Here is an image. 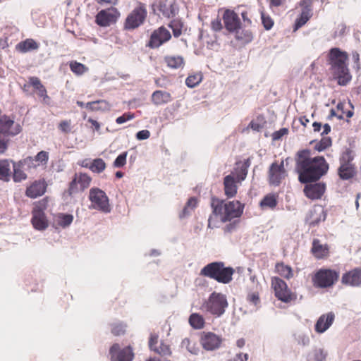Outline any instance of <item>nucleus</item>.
Returning a JSON list of instances; mask_svg holds the SVG:
<instances>
[{
	"label": "nucleus",
	"mask_w": 361,
	"mask_h": 361,
	"mask_svg": "<svg viewBox=\"0 0 361 361\" xmlns=\"http://www.w3.org/2000/svg\"><path fill=\"white\" fill-rule=\"evenodd\" d=\"M295 171L301 183L316 182L326 175L329 166L323 156H313L310 149L299 150L295 157Z\"/></svg>",
	"instance_id": "1"
},
{
	"label": "nucleus",
	"mask_w": 361,
	"mask_h": 361,
	"mask_svg": "<svg viewBox=\"0 0 361 361\" xmlns=\"http://www.w3.org/2000/svg\"><path fill=\"white\" fill-rule=\"evenodd\" d=\"M348 53L337 47L331 48L327 55L330 73L341 86L346 85L352 79L348 68Z\"/></svg>",
	"instance_id": "2"
},
{
	"label": "nucleus",
	"mask_w": 361,
	"mask_h": 361,
	"mask_svg": "<svg viewBox=\"0 0 361 361\" xmlns=\"http://www.w3.org/2000/svg\"><path fill=\"white\" fill-rule=\"evenodd\" d=\"M211 207L213 209V214L215 216H220L222 222L239 218L244 209V204H242L239 201H231L224 203V200L216 197H212Z\"/></svg>",
	"instance_id": "3"
},
{
	"label": "nucleus",
	"mask_w": 361,
	"mask_h": 361,
	"mask_svg": "<svg viewBox=\"0 0 361 361\" xmlns=\"http://www.w3.org/2000/svg\"><path fill=\"white\" fill-rule=\"evenodd\" d=\"M235 269L231 267H226L223 262H214L204 266L200 274L215 280L218 283L228 284L233 280Z\"/></svg>",
	"instance_id": "4"
},
{
	"label": "nucleus",
	"mask_w": 361,
	"mask_h": 361,
	"mask_svg": "<svg viewBox=\"0 0 361 361\" xmlns=\"http://www.w3.org/2000/svg\"><path fill=\"white\" fill-rule=\"evenodd\" d=\"M228 305L226 296L221 293L214 291L203 302L201 309L212 315L220 317L225 312Z\"/></svg>",
	"instance_id": "5"
},
{
	"label": "nucleus",
	"mask_w": 361,
	"mask_h": 361,
	"mask_svg": "<svg viewBox=\"0 0 361 361\" xmlns=\"http://www.w3.org/2000/svg\"><path fill=\"white\" fill-rule=\"evenodd\" d=\"M147 16L145 4L138 1L137 6L128 15L124 22V28L128 30H135L142 25Z\"/></svg>",
	"instance_id": "6"
},
{
	"label": "nucleus",
	"mask_w": 361,
	"mask_h": 361,
	"mask_svg": "<svg viewBox=\"0 0 361 361\" xmlns=\"http://www.w3.org/2000/svg\"><path fill=\"white\" fill-rule=\"evenodd\" d=\"M339 273L331 269H320L312 276V283L317 288H329L338 280Z\"/></svg>",
	"instance_id": "7"
},
{
	"label": "nucleus",
	"mask_w": 361,
	"mask_h": 361,
	"mask_svg": "<svg viewBox=\"0 0 361 361\" xmlns=\"http://www.w3.org/2000/svg\"><path fill=\"white\" fill-rule=\"evenodd\" d=\"M89 199L93 209L104 213L111 212L109 197L105 192L98 188H92L90 190Z\"/></svg>",
	"instance_id": "8"
},
{
	"label": "nucleus",
	"mask_w": 361,
	"mask_h": 361,
	"mask_svg": "<svg viewBox=\"0 0 361 361\" xmlns=\"http://www.w3.org/2000/svg\"><path fill=\"white\" fill-rule=\"evenodd\" d=\"M288 176L283 160L273 162L268 170L267 180L270 185L279 186Z\"/></svg>",
	"instance_id": "9"
},
{
	"label": "nucleus",
	"mask_w": 361,
	"mask_h": 361,
	"mask_svg": "<svg viewBox=\"0 0 361 361\" xmlns=\"http://www.w3.org/2000/svg\"><path fill=\"white\" fill-rule=\"evenodd\" d=\"M271 284L274 290L275 296L281 301L289 302L295 298V296L288 288L286 283L278 276L271 279Z\"/></svg>",
	"instance_id": "10"
},
{
	"label": "nucleus",
	"mask_w": 361,
	"mask_h": 361,
	"mask_svg": "<svg viewBox=\"0 0 361 361\" xmlns=\"http://www.w3.org/2000/svg\"><path fill=\"white\" fill-rule=\"evenodd\" d=\"M120 16L118 10L111 6L99 11L95 16V23L100 27H109L116 23Z\"/></svg>",
	"instance_id": "11"
},
{
	"label": "nucleus",
	"mask_w": 361,
	"mask_h": 361,
	"mask_svg": "<svg viewBox=\"0 0 361 361\" xmlns=\"http://www.w3.org/2000/svg\"><path fill=\"white\" fill-rule=\"evenodd\" d=\"M171 39L170 31L164 26L153 30L146 46L150 49H158Z\"/></svg>",
	"instance_id": "12"
},
{
	"label": "nucleus",
	"mask_w": 361,
	"mask_h": 361,
	"mask_svg": "<svg viewBox=\"0 0 361 361\" xmlns=\"http://www.w3.org/2000/svg\"><path fill=\"white\" fill-rule=\"evenodd\" d=\"M22 126L14 121V117L8 115L0 116V133L4 136L14 137L21 133Z\"/></svg>",
	"instance_id": "13"
},
{
	"label": "nucleus",
	"mask_w": 361,
	"mask_h": 361,
	"mask_svg": "<svg viewBox=\"0 0 361 361\" xmlns=\"http://www.w3.org/2000/svg\"><path fill=\"white\" fill-rule=\"evenodd\" d=\"M111 361H133L134 353L130 345L121 348L118 343L113 344L109 349Z\"/></svg>",
	"instance_id": "14"
},
{
	"label": "nucleus",
	"mask_w": 361,
	"mask_h": 361,
	"mask_svg": "<svg viewBox=\"0 0 361 361\" xmlns=\"http://www.w3.org/2000/svg\"><path fill=\"white\" fill-rule=\"evenodd\" d=\"M352 160L353 157L349 152H347L341 158V165L338 168V176L341 179L348 180L355 175V168L352 164Z\"/></svg>",
	"instance_id": "15"
},
{
	"label": "nucleus",
	"mask_w": 361,
	"mask_h": 361,
	"mask_svg": "<svg viewBox=\"0 0 361 361\" xmlns=\"http://www.w3.org/2000/svg\"><path fill=\"white\" fill-rule=\"evenodd\" d=\"M224 339L221 336L213 332L201 333L200 342L202 348L207 351H212L219 349Z\"/></svg>",
	"instance_id": "16"
},
{
	"label": "nucleus",
	"mask_w": 361,
	"mask_h": 361,
	"mask_svg": "<svg viewBox=\"0 0 361 361\" xmlns=\"http://www.w3.org/2000/svg\"><path fill=\"white\" fill-rule=\"evenodd\" d=\"M92 181V178L86 173H75L73 180L69 184L68 195L70 196L78 191V185H80V190L83 191L87 189Z\"/></svg>",
	"instance_id": "17"
},
{
	"label": "nucleus",
	"mask_w": 361,
	"mask_h": 361,
	"mask_svg": "<svg viewBox=\"0 0 361 361\" xmlns=\"http://www.w3.org/2000/svg\"><path fill=\"white\" fill-rule=\"evenodd\" d=\"M300 6L302 8L301 13L296 18L293 27V30L296 31L311 18L312 16V0H301Z\"/></svg>",
	"instance_id": "18"
},
{
	"label": "nucleus",
	"mask_w": 361,
	"mask_h": 361,
	"mask_svg": "<svg viewBox=\"0 0 361 361\" xmlns=\"http://www.w3.org/2000/svg\"><path fill=\"white\" fill-rule=\"evenodd\" d=\"M158 341L159 335L155 333L150 334L149 338V349L162 357L170 356L172 353L170 345L164 341H161L158 345Z\"/></svg>",
	"instance_id": "19"
},
{
	"label": "nucleus",
	"mask_w": 361,
	"mask_h": 361,
	"mask_svg": "<svg viewBox=\"0 0 361 361\" xmlns=\"http://www.w3.org/2000/svg\"><path fill=\"white\" fill-rule=\"evenodd\" d=\"M47 184L44 179L33 181L25 190V195L27 197L35 199L42 196L47 191Z\"/></svg>",
	"instance_id": "20"
},
{
	"label": "nucleus",
	"mask_w": 361,
	"mask_h": 361,
	"mask_svg": "<svg viewBox=\"0 0 361 361\" xmlns=\"http://www.w3.org/2000/svg\"><path fill=\"white\" fill-rule=\"evenodd\" d=\"M326 190V185L324 183H317L314 184L307 185L304 188L305 195L312 200L320 199Z\"/></svg>",
	"instance_id": "21"
},
{
	"label": "nucleus",
	"mask_w": 361,
	"mask_h": 361,
	"mask_svg": "<svg viewBox=\"0 0 361 361\" xmlns=\"http://www.w3.org/2000/svg\"><path fill=\"white\" fill-rule=\"evenodd\" d=\"M226 29L229 32H235L240 28V21L236 13L233 11L226 10L223 16Z\"/></svg>",
	"instance_id": "22"
},
{
	"label": "nucleus",
	"mask_w": 361,
	"mask_h": 361,
	"mask_svg": "<svg viewBox=\"0 0 361 361\" xmlns=\"http://www.w3.org/2000/svg\"><path fill=\"white\" fill-rule=\"evenodd\" d=\"M341 283L345 286H361V268H355L343 274Z\"/></svg>",
	"instance_id": "23"
},
{
	"label": "nucleus",
	"mask_w": 361,
	"mask_h": 361,
	"mask_svg": "<svg viewBox=\"0 0 361 361\" xmlns=\"http://www.w3.org/2000/svg\"><path fill=\"white\" fill-rule=\"evenodd\" d=\"M311 253L317 259H324L329 257V246L322 244L319 239H314L312 243Z\"/></svg>",
	"instance_id": "24"
},
{
	"label": "nucleus",
	"mask_w": 361,
	"mask_h": 361,
	"mask_svg": "<svg viewBox=\"0 0 361 361\" xmlns=\"http://www.w3.org/2000/svg\"><path fill=\"white\" fill-rule=\"evenodd\" d=\"M334 319L335 314L332 312L322 314L315 324V331L318 334L325 332L332 325Z\"/></svg>",
	"instance_id": "25"
},
{
	"label": "nucleus",
	"mask_w": 361,
	"mask_h": 361,
	"mask_svg": "<svg viewBox=\"0 0 361 361\" xmlns=\"http://www.w3.org/2000/svg\"><path fill=\"white\" fill-rule=\"evenodd\" d=\"M251 165V159L247 158L243 161H236L235 166L234 168V173L235 179L238 182L240 183L244 180L247 175V169Z\"/></svg>",
	"instance_id": "26"
},
{
	"label": "nucleus",
	"mask_w": 361,
	"mask_h": 361,
	"mask_svg": "<svg viewBox=\"0 0 361 361\" xmlns=\"http://www.w3.org/2000/svg\"><path fill=\"white\" fill-rule=\"evenodd\" d=\"M235 177L231 175H227L224 178V194L228 198H231L235 196L238 191V185L236 184Z\"/></svg>",
	"instance_id": "27"
},
{
	"label": "nucleus",
	"mask_w": 361,
	"mask_h": 361,
	"mask_svg": "<svg viewBox=\"0 0 361 361\" xmlns=\"http://www.w3.org/2000/svg\"><path fill=\"white\" fill-rule=\"evenodd\" d=\"M326 214L324 209L321 207H314L310 211L307 217V221L310 226H317L321 221H325Z\"/></svg>",
	"instance_id": "28"
},
{
	"label": "nucleus",
	"mask_w": 361,
	"mask_h": 361,
	"mask_svg": "<svg viewBox=\"0 0 361 361\" xmlns=\"http://www.w3.org/2000/svg\"><path fill=\"white\" fill-rule=\"evenodd\" d=\"M31 223L33 227L39 231L45 230L48 226V220L44 213L32 212Z\"/></svg>",
	"instance_id": "29"
},
{
	"label": "nucleus",
	"mask_w": 361,
	"mask_h": 361,
	"mask_svg": "<svg viewBox=\"0 0 361 361\" xmlns=\"http://www.w3.org/2000/svg\"><path fill=\"white\" fill-rule=\"evenodd\" d=\"M28 80L30 85L34 88L38 97L42 98L44 101L49 99L46 87L42 84L39 78L32 76L28 78Z\"/></svg>",
	"instance_id": "30"
},
{
	"label": "nucleus",
	"mask_w": 361,
	"mask_h": 361,
	"mask_svg": "<svg viewBox=\"0 0 361 361\" xmlns=\"http://www.w3.org/2000/svg\"><path fill=\"white\" fill-rule=\"evenodd\" d=\"M39 47V44L35 39L27 38L23 41L20 42L16 46V50L20 53H26L28 51L37 50Z\"/></svg>",
	"instance_id": "31"
},
{
	"label": "nucleus",
	"mask_w": 361,
	"mask_h": 361,
	"mask_svg": "<svg viewBox=\"0 0 361 361\" xmlns=\"http://www.w3.org/2000/svg\"><path fill=\"white\" fill-rule=\"evenodd\" d=\"M151 99L154 105L159 106L171 102L172 97L168 92L156 90L152 93Z\"/></svg>",
	"instance_id": "32"
},
{
	"label": "nucleus",
	"mask_w": 361,
	"mask_h": 361,
	"mask_svg": "<svg viewBox=\"0 0 361 361\" xmlns=\"http://www.w3.org/2000/svg\"><path fill=\"white\" fill-rule=\"evenodd\" d=\"M274 271L287 280L293 277V270L292 267L285 264L283 262L276 263Z\"/></svg>",
	"instance_id": "33"
},
{
	"label": "nucleus",
	"mask_w": 361,
	"mask_h": 361,
	"mask_svg": "<svg viewBox=\"0 0 361 361\" xmlns=\"http://www.w3.org/2000/svg\"><path fill=\"white\" fill-rule=\"evenodd\" d=\"M164 62L170 68H183L185 65V60L180 56H166L164 57Z\"/></svg>",
	"instance_id": "34"
},
{
	"label": "nucleus",
	"mask_w": 361,
	"mask_h": 361,
	"mask_svg": "<svg viewBox=\"0 0 361 361\" xmlns=\"http://www.w3.org/2000/svg\"><path fill=\"white\" fill-rule=\"evenodd\" d=\"M278 204V195L275 193H269L265 195L260 201L259 206L262 209H274Z\"/></svg>",
	"instance_id": "35"
},
{
	"label": "nucleus",
	"mask_w": 361,
	"mask_h": 361,
	"mask_svg": "<svg viewBox=\"0 0 361 361\" xmlns=\"http://www.w3.org/2000/svg\"><path fill=\"white\" fill-rule=\"evenodd\" d=\"M86 108H87L92 111H105L110 110L111 105L107 101L101 99L87 102L86 104Z\"/></svg>",
	"instance_id": "36"
},
{
	"label": "nucleus",
	"mask_w": 361,
	"mask_h": 361,
	"mask_svg": "<svg viewBox=\"0 0 361 361\" xmlns=\"http://www.w3.org/2000/svg\"><path fill=\"white\" fill-rule=\"evenodd\" d=\"M152 7L154 13L158 11L164 17L170 18L173 16L172 5L167 4L163 1H159L157 4H153Z\"/></svg>",
	"instance_id": "37"
},
{
	"label": "nucleus",
	"mask_w": 361,
	"mask_h": 361,
	"mask_svg": "<svg viewBox=\"0 0 361 361\" xmlns=\"http://www.w3.org/2000/svg\"><path fill=\"white\" fill-rule=\"evenodd\" d=\"M190 325L195 329H202L204 327L205 321L204 317L198 313H192L188 319Z\"/></svg>",
	"instance_id": "38"
},
{
	"label": "nucleus",
	"mask_w": 361,
	"mask_h": 361,
	"mask_svg": "<svg viewBox=\"0 0 361 361\" xmlns=\"http://www.w3.org/2000/svg\"><path fill=\"white\" fill-rule=\"evenodd\" d=\"M11 177V166L8 160H0V180L8 181Z\"/></svg>",
	"instance_id": "39"
},
{
	"label": "nucleus",
	"mask_w": 361,
	"mask_h": 361,
	"mask_svg": "<svg viewBox=\"0 0 361 361\" xmlns=\"http://www.w3.org/2000/svg\"><path fill=\"white\" fill-rule=\"evenodd\" d=\"M202 78L203 76L201 73L190 74L185 79V85L190 88H193L202 82Z\"/></svg>",
	"instance_id": "40"
},
{
	"label": "nucleus",
	"mask_w": 361,
	"mask_h": 361,
	"mask_svg": "<svg viewBox=\"0 0 361 361\" xmlns=\"http://www.w3.org/2000/svg\"><path fill=\"white\" fill-rule=\"evenodd\" d=\"M23 166L20 163H13V178L15 182H20L27 178L26 173L23 171Z\"/></svg>",
	"instance_id": "41"
},
{
	"label": "nucleus",
	"mask_w": 361,
	"mask_h": 361,
	"mask_svg": "<svg viewBox=\"0 0 361 361\" xmlns=\"http://www.w3.org/2000/svg\"><path fill=\"white\" fill-rule=\"evenodd\" d=\"M56 223L59 226L66 228L71 224L73 221L72 214L60 213L56 217Z\"/></svg>",
	"instance_id": "42"
},
{
	"label": "nucleus",
	"mask_w": 361,
	"mask_h": 361,
	"mask_svg": "<svg viewBox=\"0 0 361 361\" xmlns=\"http://www.w3.org/2000/svg\"><path fill=\"white\" fill-rule=\"evenodd\" d=\"M169 27L172 30L173 36L178 37L182 34L183 23L180 19L176 18L169 23Z\"/></svg>",
	"instance_id": "43"
},
{
	"label": "nucleus",
	"mask_w": 361,
	"mask_h": 361,
	"mask_svg": "<svg viewBox=\"0 0 361 361\" xmlns=\"http://www.w3.org/2000/svg\"><path fill=\"white\" fill-rule=\"evenodd\" d=\"M106 167L105 161L102 158H97L92 160L90 171L93 173H101Z\"/></svg>",
	"instance_id": "44"
},
{
	"label": "nucleus",
	"mask_w": 361,
	"mask_h": 361,
	"mask_svg": "<svg viewBox=\"0 0 361 361\" xmlns=\"http://www.w3.org/2000/svg\"><path fill=\"white\" fill-rule=\"evenodd\" d=\"M235 32V38L242 43H248L252 40V33L249 30H239Z\"/></svg>",
	"instance_id": "45"
},
{
	"label": "nucleus",
	"mask_w": 361,
	"mask_h": 361,
	"mask_svg": "<svg viewBox=\"0 0 361 361\" xmlns=\"http://www.w3.org/2000/svg\"><path fill=\"white\" fill-rule=\"evenodd\" d=\"M71 71L75 75H81L88 71V68L84 64L72 61L69 63Z\"/></svg>",
	"instance_id": "46"
},
{
	"label": "nucleus",
	"mask_w": 361,
	"mask_h": 361,
	"mask_svg": "<svg viewBox=\"0 0 361 361\" xmlns=\"http://www.w3.org/2000/svg\"><path fill=\"white\" fill-rule=\"evenodd\" d=\"M49 198L45 197L42 200L37 201L34 203V207L32 212L44 213V211L48 207Z\"/></svg>",
	"instance_id": "47"
},
{
	"label": "nucleus",
	"mask_w": 361,
	"mask_h": 361,
	"mask_svg": "<svg viewBox=\"0 0 361 361\" xmlns=\"http://www.w3.org/2000/svg\"><path fill=\"white\" fill-rule=\"evenodd\" d=\"M332 145L331 138L329 137H324L321 140L316 143L314 149L318 152H322L331 147Z\"/></svg>",
	"instance_id": "48"
},
{
	"label": "nucleus",
	"mask_w": 361,
	"mask_h": 361,
	"mask_svg": "<svg viewBox=\"0 0 361 361\" xmlns=\"http://www.w3.org/2000/svg\"><path fill=\"white\" fill-rule=\"evenodd\" d=\"M180 345L181 348L187 349L192 354L197 353L198 348H197L195 344L192 343L188 338L183 339Z\"/></svg>",
	"instance_id": "49"
},
{
	"label": "nucleus",
	"mask_w": 361,
	"mask_h": 361,
	"mask_svg": "<svg viewBox=\"0 0 361 361\" xmlns=\"http://www.w3.org/2000/svg\"><path fill=\"white\" fill-rule=\"evenodd\" d=\"M126 325L123 323H115L111 324V331L115 336L123 335L126 333Z\"/></svg>",
	"instance_id": "50"
},
{
	"label": "nucleus",
	"mask_w": 361,
	"mask_h": 361,
	"mask_svg": "<svg viewBox=\"0 0 361 361\" xmlns=\"http://www.w3.org/2000/svg\"><path fill=\"white\" fill-rule=\"evenodd\" d=\"M261 18H262V23L267 30H269L272 28L274 25V20L267 13L264 12H261Z\"/></svg>",
	"instance_id": "51"
},
{
	"label": "nucleus",
	"mask_w": 361,
	"mask_h": 361,
	"mask_svg": "<svg viewBox=\"0 0 361 361\" xmlns=\"http://www.w3.org/2000/svg\"><path fill=\"white\" fill-rule=\"evenodd\" d=\"M127 154V152H124L120 154L114 160V166L116 168H121L125 166L126 164Z\"/></svg>",
	"instance_id": "52"
},
{
	"label": "nucleus",
	"mask_w": 361,
	"mask_h": 361,
	"mask_svg": "<svg viewBox=\"0 0 361 361\" xmlns=\"http://www.w3.org/2000/svg\"><path fill=\"white\" fill-rule=\"evenodd\" d=\"M35 161L38 162L37 165L47 164L49 159V154L47 152L41 151L34 157Z\"/></svg>",
	"instance_id": "53"
},
{
	"label": "nucleus",
	"mask_w": 361,
	"mask_h": 361,
	"mask_svg": "<svg viewBox=\"0 0 361 361\" xmlns=\"http://www.w3.org/2000/svg\"><path fill=\"white\" fill-rule=\"evenodd\" d=\"M8 136H4L0 133V154H4L8 148L10 143V140L8 138Z\"/></svg>",
	"instance_id": "54"
},
{
	"label": "nucleus",
	"mask_w": 361,
	"mask_h": 361,
	"mask_svg": "<svg viewBox=\"0 0 361 361\" xmlns=\"http://www.w3.org/2000/svg\"><path fill=\"white\" fill-rule=\"evenodd\" d=\"M59 130L64 133H68L71 130V120H63L59 124Z\"/></svg>",
	"instance_id": "55"
},
{
	"label": "nucleus",
	"mask_w": 361,
	"mask_h": 361,
	"mask_svg": "<svg viewBox=\"0 0 361 361\" xmlns=\"http://www.w3.org/2000/svg\"><path fill=\"white\" fill-rule=\"evenodd\" d=\"M327 354L322 349H315L313 351V357L315 361H325Z\"/></svg>",
	"instance_id": "56"
},
{
	"label": "nucleus",
	"mask_w": 361,
	"mask_h": 361,
	"mask_svg": "<svg viewBox=\"0 0 361 361\" xmlns=\"http://www.w3.org/2000/svg\"><path fill=\"white\" fill-rule=\"evenodd\" d=\"M134 114L130 112L125 113L122 116L118 117L116 119L117 124H122L128 121H130L134 118Z\"/></svg>",
	"instance_id": "57"
},
{
	"label": "nucleus",
	"mask_w": 361,
	"mask_h": 361,
	"mask_svg": "<svg viewBox=\"0 0 361 361\" xmlns=\"http://www.w3.org/2000/svg\"><path fill=\"white\" fill-rule=\"evenodd\" d=\"M35 161L34 157H27L22 161H20V163L23 166H27V168H36L38 165L35 164Z\"/></svg>",
	"instance_id": "58"
},
{
	"label": "nucleus",
	"mask_w": 361,
	"mask_h": 361,
	"mask_svg": "<svg viewBox=\"0 0 361 361\" xmlns=\"http://www.w3.org/2000/svg\"><path fill=\"white\" fill-rule=\"evenodd\" d=\"M197 205V200L195 197H190L183 210V215L188 213V209H193Z\"/></svg>",
	"instance_id": "59"
},
{
	"label": "nucleus",
	"mask_w": 361,
	"mask_h": 361,
	"mask_svg": "<svg viewBox=\"0 0 361 361\" xmlns=\"http://www.w3.org/2000/svg\"><path fill=\"white\" fill-rule=\"evenodd\" d=\"M247 299L249 301V302L255 306L259 305L260 302L259 293L256 292L248 294Z\"/></svg>",
	"instance_id": "60"
},
{
	"label": "nucleus",
	"mask_w": 361,
	"mask_h": 361,
	"mask_svg": "<svg viewBox=\"0 0 361 361\" xmlns=\"http://www.w3.org/2000/svg\"><path fill=\"white\" fill-rule=\"evenodd\" d=\"M344 106L345 104L343 102H339L337 104L336 108L338 111H341V114H343V116L345 114L348 118H351L353 115V112L352 111H348L347 112L344 111Z\"/></svg>",
	"instance_id": "61"
},
{
	"label": "nucleus",
	"mask_w": 361,
	"mask_h": 361,
	"mask_svg": "<svg viewBox=\"0 0 361 361\" xmlns=\"http://www.w3.org/2000/svg\"><path fill=\"white\" fill-rule=\"evenodd\" d=\"M211 27L213 30L217 32L222 29L221 21L219 18H215L211 23Z\"/></svg>",
	"instance_id": "62"
},
{
	"label": "nucleus",
	"mask_w": 361,
	"mask_h": 361,
	"mask_svg": "<svg viewBox=\"0 0 361 361\" xmlns=\"http://www.w3.org/2000/svg\"><path fill=\"white\" fill-rule=\"evenodd\" d=\"M150 137V132L148 130H142L137 133L136 138L140 140L148 139Z\"/></svg>",
	"instance_id": "63"
},
{
	"label": "nucleus",
	"mask_w": 361,
	"mask_h": 361,
	"mask_svg": "<svg viewBox=\"0 0 361 361\" xmlns=\"http://www.w3.org/2000/svg\"><path fill=\"white\" fill-rule=\"evenodd\" d=\"M249 355L247 353H240L235 355V357L229 360L228 361H247Z\"/></svg>",
	"instance_id": "64"
}]
</instances>
